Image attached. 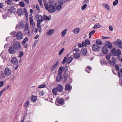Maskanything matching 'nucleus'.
<instances>
[{
  "instance_id": "obj_11",
  "label": "nucleus",
  "mask_w": 122,
  "mask_h": 122,
  "mask_svg": "<svg viewBox=\"0 0 122 122\" xmlns=\"http://www.w3.org/2000/svg\"><path fill=\"white\" fill-rule=\"evenodd\" d=\"M5 72L7 76H9L11 74V71L8 67L6 68L5 70Z\"/></svg>"
},
{
  "instance_id": "obj_64",
  "label": "nucleus",
  "mask_w": 122,
  "mask_h": 122,
  "mask_svg": "<svg viewBox=\"0 0 122 122\" xmlns=\"http://www.w3.org/2000/svg\"><path fill=\"white\" fill-rule=\"evenodd\" d=\"M95 32V31L94 30H93L91 31L89 33V34L92 35V34L94 33Z\"/></svg>"
},
{
  "instance_id": "obj_28",
  "label": "nucleus",
  "mask_w": 122,
  "mask_h": 122,
  "mask_svg": "<svg viewBox=\"0 0 122 122\" xmlns=\"http://www.w3.org/2000/svg\"><path fill=\"white\" fill-rule=\"evenodd\" d=\"M57 102L59 104H62L64 102V100L62 98H60L57 101Z\"/></svg>"
},
{
  "instance_id": "obj_32",
  "label": "nucleus",
  "mask_w": 122,
  "mask_h": 122,
  "mask_svg": "<svg viewBox=\"0 0 122 122\" xmlns=\"http://www.w3.org/2000/svg\"><path fill=\"white\" fill-rule=\"evenodd\" d=\"M80 55L79 53L76 52L74 54L73 56L75 58H78L79 57Z\"/></svg>"
},
{
  "instance_id": "obj_42",
  "label": "nucleus",
  "mask_w": 122,
  "mask_h": 122,
  "mask_svg": "<svg viewBox=\"0 0 122 122\" xmlns=\"http://www.w3.org/2000/svg\"><path fill=\"white\" fill-rule=\"evenodd\" d=\"M118 2V0H115L113 2V5L114 6L116 5Z\"/></svg>"
},
{
  "instance_id": "obj_25",
  "label": "nucleus",
  "mask_w": 122,
  "mask_h": 122,
  "mask_svg": "<svg viewBox=\"0 0 122 122\" xmlns=\"http://www.w3.org/2000/svg\"><path fill=\"white\" fill-rule=\"evenodd\" d=\"M37 99V97L36 96L32 95L31 97L30 100L33 102H35Z\"/></svg>"
},
{
  "instance_id": "obj_7",
  "label": "nucleus",
  "mask_w": 122,
  "mask_h": 122,
  "mask_svg": "<svg viewBox=\"0 0 122 122\" xmlns=\"http://www.w3.org/2000/svg\"><path fill=\"white\" fill-rule=\"evenodd\" d=\"M9 51L11 54H14L16 51V49L14 47L10 46L9 48Z\"/></svg>"
},
{
  "instance_id": "obj_22",
  "label": "nucleus",
  "mask_w": 122,
  "mask_h": 122,
  "mask_svg": "<svg viewBox=\"0 0 122 122\" xmlns=\"http://www.w3.org/2000/svg\"><path fill=\"white\" fill-rule=\"evenodd\" d=\"M116 48H113L111 49V53L113 56H115L116 55Z\"/></svg>"
},
{
  "instance_id": "obj_44",
  "label": "nucleus",
  "mask_w": 122,
  "mask_h": 122,
  "mask_svg": "<svg viewBox=\"0 0 122 122\" xmlns=\"http://www.w3.org/2000/svg\"><path fill=\"white\" fill-rule=\"evenodd\" d=\"M28 29V25L27 24H26L25 25V31H26Z\"/></svg>"
},
{
  "instance_id": "obj_63",
  "label": "nucleus",
  "mask_w": 122,
  "mask_h": 122,
  "mask_svg": "<svg viewBox=\"0 0 122 122\" xmlns=\"http://www.w3.org/2000/svg\"><path fill=\"white\" fill-rule=\"evenodd\" d=\"M102 39H109L110 38V37H107L104 36H102Z\"/></svg>"
},
{
  "instance_id": "obj_43",
  "label": "nucleus",
  "mask_w": 122,
  "mask_h": 122,
  "mask_svg": "<svg viewBox=\"0 0 122 122\" xmlns=\"http://www.w3.org/2000/svg\"><path fill=\"white\" fill-rule=\"evenodd\" d=\"M64 48H62L60 50L59 53V55H61L62 54L64 51Z\"/></svg>"
},
{
  "instance_id": "obj_37",
  "label": "nucleus",
  "mask_w": 122,
  "mask_h": 122,
  "mask_svg": "<svg viewBox=\"0 0 122 122\" xmlns=\"http://www.w3.org/2000/svg\"><path fill=\"white\" fill-rule=\"evenodd\" d=\"M100 27L101 25H99V24L97 23L94 25L93 28L94 29H97Z\"/></svg>"
},
{
  "instance_id": "obj_49",
  "label": "nucleus",
  "mask_w": 122,
  "mask_h": 122,
  "mask_svg": "<svg viewBox=\"0 0 122 122\" xmlns=\"http://www.w3.org/2000/svg\"><path fill=\"white\" fill-rule=\"evenodd\" d=\"M46 86L45 85H40L38 86V88H41L45 87Z\"/></svg>"
},
{
  "instance_id": "obj_1",
  "label": "nucleus",
  "mask_w": 122,
  "mask_h": 122,
  "mask_svg": "<svg viewBox=\"0 0 122 122\" xmlns=\"http://www.w3.org/2000/svg\"><path fill=\"white\" fill-rule=\"evenodd\" d=\"M53 1H49V5L46 3V10H48V11L51 13H53L55 11L56 8Z\"/></svg>"
},
{
  "instance_id": "obj_46",
  "label": "nucleus",
  "mask_w": 122,
  "mask_h": 122,
  "mask_svg": "<svg viewBox=\"0 0 122 122\" xmlns=\"http://www.w3.org/2000/svg\"><path fill=\"white\" fill-rule=\"evenodd\" d=\"M87 6V4H85L82 6L81 9L82 10H84L85 9Z\"/></svg>"
},
{
  "instance_id": "obj_52",
  "label": "nucleus",
  "mask_w": 122,
  "mask_h": 122,
  "mask_svg": "<svg viewBox=\"0 0 122 122\" xmlns=\"http://www.w3.org/2000/svg\"><path fill=\"white\" fill-rule=\"evenodd\" d=\"M35 26H32L31 27H30V28H31V34L33 33L34 30V29Z\"/></svg>"
},
{
  "instance_id": "obj_55",
  "label": "nucleus",
  "mask_w": 122,
  "mask_h": 122,
  "mask_svg": "<svg viewBox=\"0 0 122 122\" xmlns=\"http://www.w3.org/2000/svg\"><path fill=\"white\" fill-rule=\"evenodd\" d=\"M89 0H85L83 2V3L84 4L85 3V4H86L89 3Z\"/></svg>"
},
{
  "instance_id": "obj_60",
  "label": "nucleus",
  "mask_w": 122,
  "mask_h": 122,
  "mask_svg": "<svg viewBox=\"0 0 122 122\" xmlns=\"http://www.w3.org/2000/svg\"><path fill=\"white\" fill-rule=\"evenodd\" d=\"M82 44L83 46H86V44L85 42L83 41L82 42Z\"/></svg>"
},
{
  "instance_id": "obj_47",
  "label": "nucleus",
  "mask_w": 122,
  "mask_h": 122,
  "mask_svg": "<svg viewBox=\"0 0 122 122\" xmlns=\"http://www.w3.org/2000/svg\"><path fill=\"white\" fill-rule=\"evenodd\" d=\"M67 59V58L66 56H65L64 57L63 60V61H62V64H64L65 62L66 61V60Z\"/></svg>"
},
{
  "instance_id": "obj_15",
  "label": "nucleus",
  "mask_w": 122,
  "mask_h": 122,
  "mask_svg": "<svg viewBox=\"0 0 122 122\" xmlns=\"http://www.w3.org/2000/svg\"><path fill=\"white\" fill-rule=\"evenodd\" d=\"M8 10L10 13H14L15 11V9L14 6H11L9 7Z\"/></svg>"
},
{
  "instance_id": "obj_10",
  "label": "nucleus",
  "mask_w": 122,
  "mask_h": 122,
  "mask_svg": "<svg viewBox=\"0 0 122 122\" xmlns=\"http://www.w3.org/2000/svg\"><path fill=\"white\" fill-rule=\"evenodd\" d=\"M11 62L14 65H16L18 64V61L17 59L15 57H14L11 59Z\"/></svg>"
},
{
  "instance_id": "obj_48",
  "label": "nucleus",
  "mask_w": 122,
  "mask_h": 122,
  "mask_svg": "<svg viewBox=\"0 0 122 122\" xmlns=\"http://www.w3.org/2000/svg\"><path fill=\"white\" fill-rule=\"evenodd\" d=\"M111 55L107 54L106 55V59L107 60H109L110 58Z\"/></svg>"
},
{
  "instance_id": "obj_39",
  "label": "nucleus",
  "mask_w": 122,
  "mask_h": 122,
  "mask_svg": "<svg viewBox=\"0 0 122 122\" xmlns=\"http://www.w3.org/2000/svg\"><path fill=\"white\" fill-rule=\"evenodd\" d=\"M19 5L21 6L22 7H24L25 6V4L23 1H21L19 3Z\"/></svg>"
},
{
  "instance_id": "obj_53",
  "label": "nucleus",
  "mask_w": 122,
  "mask_h": 122,
  "mask_svg": "<svg viewBox=\"0 0 122 122\" xmlns=\"http://www.w3.org/2000/svg\"><path fill=\"white\" fill-rule=\"evenodd\" d=\"M23 54L24 53L22 51H20L19 55V56L20 57H21L23 56Z\"/></svg>"
},
{
  "instance_id": "obj_26",
  "label": "nucleus",
  "mask_w": 122,
  "mask_h": 122,
  "mask_svg": "<svg viewBox=\"0 0 122 122\" xmlns=\"http://www.w3.org/2000/svg\"><path fill=\"white\" fill-rule=\"evenodd\" d=\"M112 65L114 66V65L117 62V60L116 58L114 57H113L112 58Z\"/></svg>"
},
{
  "instance_id": "obj_4",
  "label": "nucleus",
  "mask_w": 122,
  "mask_h": 122,
  "mask_svg": "<svg viewBox=\"0 0 122 122\" xmlns=\"http://www.w3.org/2000/svg\"><path fill=\"white\" fill-rule=\"evenodd\" d=\"M113 44L115 46H118L119 47L121 48L122 50V42L120 40L117 39L116 41L113 42Z\"/></svg>"
},
{
  "instance_id": "obj_5",
  "label": "nucleus",
  "mask_w": 122,
  "mask_h": 122,
  "mask_svg": "<svg viewBox=\"0 0 122 122\" xmlns=\"http://www.w3.org/2000/svg\"><path fill=\"white\" fill-rule=\"evenodd\" d=\"M23 34L20 31L17 32L16 35V37L18 40H20L22 38Z\"/></svg>"
},
{
  "instance_id": "obj_14",
  "label": "nucleus",
  "mask_w": 122,
  "mask_h": 122,
  "mask_svg": "<svg viewBox=\"0 0 122 122\" xmlns=\"http://www.w3.org/2000/svg\"><path fill=\"white\" fill-rule=\"evenodd\" d=\"M87 53V50L86 48L82 49L80 52L81 54L82 55H85Z\"/></svg>"
},
{
  "instance_id": "obj_12",
  "label": "nucleus",
  "mask_w": 122,
  "mask_h": 122,
  "mask_svg": "<svg viewBox=\"0 0 122 122\" xmlns=\"http://www.w3.org/2000/svg\"><path fill=\"white\" fill-rule=\"evenodd\" d=\"M58 74L56 77V81H57L58 82L62 78V73L61 74L60 73L59 71H58Z\"/></svg>"
},
{
  "instance_id": "obj_29",
  "label": "nucleus",
  "mask_w": 122,
  "mask_h": 122,
  "mask_svg": "<svg viewBox=\"0 0 122 122\" xmlns=\"http://www.w3.org/2000/svg\"><path fill=\"white\" fill-rule=\"evenodd\" d=\"M24 26V24L22 22H20L19 23L18 27L20 29H22Z\"/></svg>"
},
{
  "instance_id": "obj_56",
  "label": "nucleus",
  "mask_w": 122,
  "mask_h": 122,
  "mask_svg": "<svg viewBox=\"0 0 122 122\" xmlns=\"http://www.w3.org/2000/svg\"><path fill=\"white\" fill-rule=\"evenodd\" d=\"M115 67L117 71H119V66L118 65H117L116 64L115 66Z\"/></svg>"
},
{
  "instance_id": "obj_57",
  "label": "nucleus",
  "mask_w": 122,
  "mask_h": 122,
  "mask_svg": "<svg viewBox=\"0 0 122 122\" xmlns=\"http://www.w3.org/2000/svg\"><path fill=\"white\" fill-rule=\"evenodd\" d=\"M30 24L32 26H35V23L33 21L30 22Z\"/></svg>"
},
{
  "instance_id": "obj_41",
  "label": "nucleus",
  "mask_w": 122,
  "mask_h": 122,
  "mask_svg": "<svg viewBox=\"0 0 122 122\" xmlns=\"http://www.w3.org/2000/svg\"><path fill=\"white\" fill-rule=\"evenodd\" d=\"M29 102L28 101H26L24 103V106L26 108L28 107L29 104Z\"/></svg>"
},
{
  "instance_id": "obj_45",
  "label": "nucleus",
  "mask_w": 122,
  "mask_h": 122,
  "mask_svg": "<svg viewBox=\"0 0 122 122\" xmlns=\"http://www.w3.org/2000/svg\"><path fill=\"white\" fill-rule=\"evenodd\" d=\"M120 72H118V76L120 78H121V74L120 73L122 74V68L121 69L120 71Z\"/></svg>"
},
{
  "instance_id": "obj_34",
  "label": "nucleus",
  "mask_w": 122,
  "mask_h": 122,
  "mask_svg": "<svg viewBox=\"0 0 122 122\" xmlns=\"http://www.w3.org/2000/svg\"><path fill=\"white\" fill-rule=\"evenodd\" d=\"M102 5L104 7L106 8L107 10H111L110 7L107 4L104 3L102 4Z\"/></svg>"
},
{
  "instance_id": "obj_23",
  "label": "nucleus",
  "mask_w": 122,
  "mask_h": 122,
  "mask_svg": "<svg viewBox=\"0 0 122 122\" xmlns=\"http://www.w3.org/2000/svg\"><path fill=\"white\" fill-rule=\"evenodd\" d=\"M65 90L66 91H69L71 89V86L69 84H66L65 86Z\"/></svg>"
},
{
  "instance_id": "obj_35",
  "label": "nucleus",
  "mask_w": 122,
  "mask_h": 122,
  "mask_svg": "<svg viewBox=\"0 0 122 122\" xmlns=\"http://www.w3.org/2000/svg\"><path fill=\"white\" fill-rule=\"evenodd\" d=\"M80 29L79 28H77L74 29L72 31L76 34H77L79 31Z\"/></svg>"
},
{
  "instance_id": "obj_3",
  "label": "nucleus",
  "mask_w": 122,
  "mask_h": 122,
  "mask_svg": "<svg viewBox=\"0 0 122 122\" xmlns=\"http://www.w3.org/2000/svg\"><path fill=\"white\" fill-rule=\"evenodd\" d=\"M101 48V47L100 46H99L96 44H93L92 46V50L95 52L99 51Z\"/></svg>"
},
{
  "instance_id": "obj_20",
  "label": "nucleus",
  "mask_w": 122,
  "mask_h": 122,
  "mask_svg": "<svg viewBox=\"0 0 122 122\" xmlns=\"http://www.w3.org/2000/svg\"><path fill=\"white\" fill-rule=\"evenodd\" d=\"M59 64V61H57L56 62L55 64L52 66L51 70V71H53L55 68Z\"/></svg>"
},
{
  "instance_id": "obj_13",
  "label": "nucleus",
  "mask_w": 122,
  "mask_h": 122,
  "mask_svg": "<svg viewBox=\"0 0 122 122\" xmlns=\"http://www.w3.org/2000/svg\"><path fill=\"white\" fill-rule=\"evenodd\" d=\"M105 44L106 46L109 49H112V43L109 41H106Z\"/></svg>"
},
{
  "instance_id": "obj_21",
  "label": "nucleus",
  "mask_w": 122,
  "mask_h": 122,
  "mask_svg": "<svg viewBox=\"0 0 122 122\" xmlns=\"http://www.w3.org/2000/svg\"><path fill=\"white\" fill-rule=\"evenodd\" d=\"M17 12L19 15L21 16L23 15L24 12L21 9H19L17 10Z\"/></svg>"
},
{
  "instance_id": "obj_62",
  "label": "nucleus",
  "mask_w": 122,
  "mask_h": 122,
  "mask_svg": "<svg viewBox=\"0 0 122 122\" xmlns=\"http://www.w3.org/2000/svg\"><path fill=\"white\" fill-rule=\"evenodd\" d=\"M109 29L110 31L113 30V27L111 25H110L109 27Z\"/></svg>"
},
{
  "instance_id": "obj_40",
  "label": "nucleus",
  "mask_w": 122,
  "mask_h": 122,
  "mask_svg": "<svg viewBox=\"0 0 122 122\" xmlns=\"http://www.w3.org/2000/svg\"><path fill=\"white\" fill-rule=\"evenodd\" d=\"M57 2L58 4V5H60L61 6V5H63L64 2H63L62 0H58L57 1Z\"/></svg>"
},
{
  "instance_id": "obj_19",
  "label": "nucleus",
  "mask_w": 122,
  "mask_h": 122,
  "mask_svg": "<svg viewBox=\"0 0 122 122\" xmlns=\"http://www.w3.org/2000/svg\"><path fill=\"white\" fill-rule=\"evenodd\" d=\"M102 50L103 52L105 54H106L108 52V49L106 46H104L102 48Z\"/></svg>"
},
{
  "instance_id": "obj_8",
  "label": "nucleus",
  "mask_w": 122,
  "mask_h": 122,
  "mask_svg": "<svg viewBox=\"0 0 122 122\" xmlns=\"http://www.w3.org/2000/svg\"><path fill=\"white\" fill-rule=\"evenodd\" d=\"M56 88L57 91L59 92H61L63 89V86L60 84H58Z\"/></svg>"
},
{
  "instance_id": "obj_31",
  "label": "nucleus",
  "mask_w": 122,
  "mask_h": 122,
  "mask_svg": "<svg viewBox=\"0 0 122 122\" xmlns=\"http://www.w3.org/2000/svg\"><path fill=\"white\" fill-rule=\"evenodd\" d=\"M57 91L56 88L54 87L52 89V92L54 95H57Z\"/></svg>"
},
{
  "instance_id": "obj_9",
  "label": "nucleus",
  "mask_w": 122,
  "mask_h": 122,
  "mask_svg": "<svg viewBox=\"0 0 122 122\" xmlns=\"http://www.w3.org/2000/svg\"><path fill=\"white\" fill-rule=\"evenodd\" d=\"M54 6H55L56 9L59 12L62 8V6L60 5H57V3L56 2L54 3Z\"/></svg>"
},
{
  "instance_id": "obj_30",
  "label": "nucleus",
  "mask_w": 122,
  "mask_h": 122,
  "mask_svg": "<svg viewBox=\"0 0 122 122\" xmlns=\"http://www.w3.org/2000/svg\"><path fill=\"white\" fill-rule=\"evenodd\" d=\"M67 30V29H66L62 31L61 32V35L62 37H64L66 33Z\"/></svg>"
},
{
  "instance_id": "obj_36",
  "label": "nucleus",
  "mask_w": 122,
  "mask_h": 122,
  "mask_svg": "<svg viewBox=\"0 0 122 122\" xmlns=\"http://www.w3.org/2000/svg\"><path fill=\"white\" fill-rule=\"evenodd\" d=\"M28 40V37H25L22 42V44L23 45H24L26 42Z\"/></svg>"
},
{
  "instance_id": "obj_2",
  "label": "nucleus",
  "mask_w": 122,
  "mask_h": 122,
  "mask_svg": "<svg viewBox=\"0 0 122 122\" xmlns=\"http://www.w3.org/2000/svg\"><path fill=\"white\" fill-rule=\"evenodd\" d=\"M68 67L66 65H65V66H60L58 71H59V73H62V72L63 71L64 72V74H68L67 72L68 71Z\"/></svg>"
},
{
  "instance_id": "obj_61",
  "label": "nucleus",
  "mask_w": 122,
  "mask_h": 122,
  "mask_svg": "<svg viewBox=\"0 0 122 122\" xmlns=\"http://www.w3.org/2000/svg\"><path fill=\"white\" fill-rule=\"evenodd\" d=\"M4 83V82L3 81H0V87L2 86Z\"/></svg>"
},
{
  "instance_id": "obj_24",
  "label": "nucleus",
  "mask_w": 122,
  "mask_h": 122,
  "mask_svg": "<svg viewBox=\"0 0 122 122\" xmlns=\"http://www.w3.org/2000/svg\"><path fill=\"white\" fill-rule=\"evenodd\" d=\"M73 58L72 57L70 56L68 57L67 59L66 62L67 64H69L73 60Z\"/></svg>"
},
{
  "instance_id": "obj_38",
  "label": "nucleus",
  "mask_w": 122,
  "mask_h": 122,
  "mask_svg": "<svg viewBox=\"0 0 122 122\" xmlns=\"http://www.w3.org/2000/svg\"><path fill=\"white\" fill-rule=\"evenodd\" d=\"M6 75L5 73H4L3 72L1 73L0 76V77L1 79L5 78Z\"/></svg>"
},
{
  "instance_id": "obj_51",
  "label": "nucleus",
  "mask_w": 122,
  "mask_h": 122,
  "mask_svg": "<svg viewBox=\"0 0 122 122\" xmlns=\"http://www.w3.org/2000/svg\"><path fill=\"white\" fill-rule=\"evenodd\" d=\"M39 94L41 96H42L44 94V93L43 91H41L39 92Z\"/></svg>"
},
{
  "instance_id": "obj_27",
  "label": "nucleus",
  "mask_w": 122,
  "mask_h": 122,
  "mask_svg": "<svg viewBox=\"0 0 122 122\" xmlns=\"http://www.w3.org/2000/svg\"><path fill=\"white\" fill-rule=\"evenodd\" d=\"M116 56H118L121 54V51L119 49H118L117 50H116Z\"/></svg>"
},
{
  "instance_id": "obj_58",
  "label": "nucleus",
  "mask_w": 122,
  "mask_h": 122,
  "mask_svg": "<svg viewBox=\"0 0 122 122\" xmlns=\"http://www.w3.org/2000/svg\"><path fill=\"white\" fill-rule=\"evenodd\" d=\"M85 42L86 44L89 45L90 44V41L88 39H86L85 40Z\"/></svg>"
},
{
  "instance_id": "obj_54",
  "label": "nucleus",
  "mask_w": 122,
  "mask_h": 122,
  "mask_svg": "<svg viewBox=\"0 0 122 122\" xmlns=\"http://www.w3.org/2000/svg\"><path fill=\"white\" fill-rule=\"evenodd\" d=\"M7 4L10 5L12 4V0H11L10 1H8L7 2Z\"/></svg>"
},
{
  "instance_id": "obj_18",
  "label": "nucleus",
  "mask_w": 122,
  "mask_h": 122,
  "mask_svg": "<svg viewBox=\"0 0 122 122\" xmlns=\"http://www.w3.org/2000/svg\"><path fill=\"white\" fill-rule=\"evenodd\" d=\"M69 75L68 74H64L63 77V81L64 82H66L67 80V78L69 77Z\"/></svg>"
},
{
  "instance_id": "obj_50",
  "label": "nucleus",
  "mask_w": 122,
  "mask_h": 122,
  "mask_svg": "<svg viewBox=\"0 0 122 122\" xmlns=\"http://www.w3.org/2000/svg\"><path fill=\"white\" fill-rule=\"evenodd\" d=\"M9 87V85H7L5 86L4 87V89L2 90L3 92L5 91L6 90H7Z\"/></svg>"
},
{
  "instance_id": "obj_17",
  "label": "nucleus",
  "mask_w": 122,
  "mask_h": 122,
  "mask_svg": "<svg viewBox=\"0 0 122 122\" xmlns=\"http://www.w3.org/2000/svg\"><path fill=\"white\" fill-rule=\"evenodd\" d=\"M54 31V29H50L47 31V35L51 36L53 35Z\"/></svg>"
},
{
  "instance_id": "obj_6",
  "label": "nucleus",
  "mask_w": 122,
  "mask_h": 122,
  "mask_svg": "<svg viewBox=\"0 0 122 122\" xmlns=\"http://www.w3.org/2000/svg\"><path fill=\"white\" fill-rule=\"evenodd\" d=\"M14 47L15 49L19 50L20 49L21 47V46L19 42L18 41L14 42L13 44Z\"/></svg>"
},
{
  "instance_id": "obj_59",
  "label": "nucleus",
  "mask_w": 122,
  "mask_h": 122,
  "mask_svg": "<svg viewBox=\"0 0 122 122\" xmlns=\"http://www.w3.org/2000/svg\"><path fill=\"white\" fill-rule=\"evenodd\" d=\"M36 9L38 11H40V8L39 5L38 4H36Z\"/></svg>"
},
{
  "instance_id": "obj_16",
  "label": "nucleus",
  "mask_w": 122,
  "mask_h": 122,
  "mask_svg": "<svg viewBox=\"0 0 122 122\" xmlns=\"http://www.w3.org/2000/svg\"><path fill=\"white\" fill-rule=\"evenodd\" d=\"M36 18L38 20H40L41 22H42L43 20V19L41 15H36Z\"/></svg>"
},
{
  "instance_id": "obj_33",
  "label": "nucleus",
  "mask_w": 122,
  "mask_h": 122,
  "mask_svg": "<svg viewBox=\"0 0 122 122\" xmlns=\"http://www.w3.org/2000/svg\"><path fill=\"white\" fill-rule=\"evenodd\" d=\"M96 44L98 45H101L102 44V41L99 39H97L96 40Z\"/></svg>"
}]
</instances>
